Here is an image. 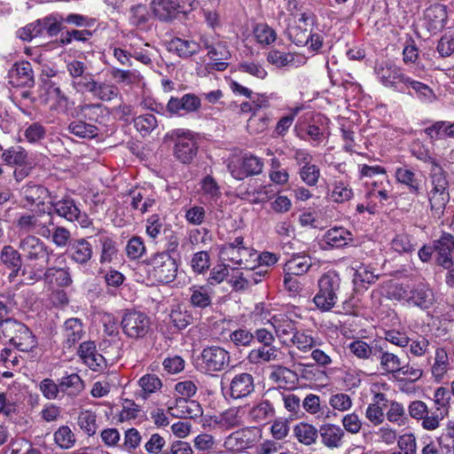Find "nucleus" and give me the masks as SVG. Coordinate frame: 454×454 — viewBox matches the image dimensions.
Listing matches in <instances>:
<instances>
[{
    "instance_id": "c756f323",
    "label": "nucleus",
    "mask_w": 454,
    "mask_h": 454,
    "mask_svg": "<svg viewBox=\"0 0 454 454\" xmlns=\"http://www.w3.org/2000/svg\"><path fill=\"white\" fill-rule=\"evenodd\" d=\"M409 303H412L422 309H427L433 304V292L423 283L413 285L409 288Z\"/></svg>"
},
{
    "instance_id": "f3484780",
    "label": "nucleus",
    "mask_w": 454,
    "mask_h": 454,
    "mask_svg": "<svg viewBox=\"0 0 454 454\" xmlns=\"http://www.w3.org/2000/svg\"><path fill=\"white\" fill-rule=\"evenodd\" d=\"M0 262L10 270L8 279L14 280L18 276H25L27 273V266L20 249L11 245H5L0 252Z\"/></svg>"
},
{
    "instance_id": "8fccbe9b",
    "label": "nucleus",
    "mask_w": 454,
    "mask_h": 454,
    "mask_svg": "<svg viewBox=\"0 0 454 454\" xmlns=\"http://www.w3.org/2000/svg\"><path fill=\"white\" fill-rule=\"evenodd\" d=\"M450 366L447 351L443 348H437L435 350L434 363L432 366V374L439 381L447 372Z\"/></svg>"
},
{
    "instance_id": "2f4dec72",
    "label": "nucleus",
    "mask_w": 454,
    "mask_h": 454,
    "mask_svg": "<svg viewBox=\"0 0 454 454\" xmlns=\"http://www.w3.org/2000/svg\"><path fill=\"white\" fill-rule=\"evenodd\" d=\"M403 85L404 86V93L416 97L421 101L431 102L435 98L433 90L427 84L416 81L408 75H406Z\"/></svg>"
},
{
    "instance_id": "79ce46f5",
    "label": "nucleus",
    "mask_w": 454,
    "mask_h": 454,
    "mask_svg": "<svg viewBox=\"0 0 454 454\" xmlns=\"http://www.w3.org/2000/svg\"><path fill=\"white\" fill-rule=\"evenodd\" d=\"M378 276L372 271L368 266L360 263L356 266L353 275V284L356 292L366 290L368 286L374 283Z\"/></svg>"
},
{
    "instance_id": "a211bd4d",
    "label": "nucleus",
    "mask_w": 454,
    "mask_h": 454,
    "mask_svg": "<svg viewBox=\"0 0 454 454\" xmlns=\"http://www.w3.org/2000/svg\"><path fill=\"white\" fill-rule=\"evenodd\" d=\"M200 107V98L193 93H186L181 98L171 97L168 101L167 110L169 117H183L197 112Z\"/></svg>"
},
{
    "instance_id": "13d9d810",
    "label": "nucleus",
    "mask_w": 454,
    "mask_h": 454,
    "mask_svg": "<svg viewBox=\"0 0 454 454\" xmlns=\"http://www.w3.org/2000/svg\"><path fill=\"white\" fill-rule=\"evenodd\" d=\"M138 384L142 388V397L146 399L150 394L156 392L162 387L160 379L155 374H145L140 378Z\"/></svg>"
},
{
    "instance_id": "de8ad7c7",
    "label": "nucleus",
    "mask_w": 454,
    "mask_h": 454,
    "mask_svg": "<svg viewBox=\"0 0 454 454\" xmlns=\"http://www.w3.org/2000/svg\"><path fill=\"white\" fill-rule=\"evenodd\" d=\"M47 129L39 121L27 123L23 130L25 140L33 145H39L45 139Z\"/></svg>"
},
{
    "instance_id": "6e6552de",
    "label": "nucleus",
    "mask_w": 454,
    "mask_h": 454,
    "mask_svg": "<svg viewBox=\"0 0 454 454\" xmlns=\"http://www.w3.org/2000/svg\"><path fill=\"white\" fill-rule=\"evenodd\" d=\"M150 10L155 19L164 23L181 20L188 13L183 0H152Z\"/></svg>"
},
{
    "instance_id": "c85d7f7f",
    "label": "nucleus",
    "mask_w": 454,
    "mask_h": 454,
    "mask_svg": "<svg viewBox=\"0 0 454 454\" xmlns=\"http://www.w3.org/2000/svg\"><path fill=\"white\" fill-rule=\"evenodd\" d=\"M376 359L380 360L381 369L387 373L396 374L400 370L401 359L391 352L386 340H380Z\"/></svg>"
},
{
    "instance_id": "6e6d98bb",
    "label": "nucleus",
    "mask_w": 454,
    "mask_h": 454,
    "mask_svg": "<svg viewBox=\"0 0 454 454\" xmlns=\"http://www.w3.org/2000/svg\"><path fill=\"white\" fill-rule=\"evenodd\" d=\"M75 436L68 426H61L54 433V442L61 449L67 450L75 443Z\"/></svg>"
},
{
    "instance_id": "4d7b16f0",
    "label": "nucleus",
    "mask_w": 454,
    "mask_h": 454,
    "mask_svg": "<svg viewBox=\"0 0 454 454\" xmlns=\"http://www.w3.org/2000/svg\"><path fill=\"white\" fill-rule=\"evenodd\" d=\"M230 341L234 347L239 348L241 347H249L254 342L252 332L246 327L238 328L229 334Z\"/></svg>"
},
{
    "instance_id": "a19ab883",
    "label": "nucleus",
    "mask_w": 454,
    "mask_h": 454,
    "mask_svg": "<svg viewBox=\"0 0 454 454\" xmlns=\"http://www.w3.org/2000/svg\"><path fill=\"white\" fill-rule=\"evenodd\" d=\"M58 381L60 392L70 396H76L84 389L83 380L77 373L63 376Z\"/></svg>"
},
{
    "instance_id": "680f3d73",
    "label": "nucleus",
    "mask_w": 454,
    "mask_h": 454,
    "mask_svg": "<svg viewBox=\"0 0 454 454\" xmlns=\"http://www.w3.org/2000/svg\"><path fill=\"white\" fill-rule=\"evenodd\" d=\"M354 196V192L348 184L343 182H335L333 189L331 193V199L333 201L337 203H344L351 200Z\"/></svg>"
},
{
    "instance_id": "412c9836",
    "label": "nucleus",
    "mask_w": 454,
    "mask_h": 454,
    "mask_svg": "<svg viewBox=\"0 0 454 454\" xmlns=\"http://www.w3.org/2000/svg\"><path fill=\"white\" fill-rule=\"evenodd\" d=\"M66 254L72 262L86 266L93 256V247L88 239H72L68 242Z\"/></svg>"
},
{
    "instance_id": "5fc2aeb1",
    "label": "nucleus",
    "mask_w": 454,
    "mask_h": 454,
    "mask_svg": "<svg viewBox=\"0 0 454 454\" xmlns=\"http://www.w3.org/2000/svg\"><path fill=\"white\" fill-rule=\"evenodd\" d=\"M274 415V408L269 400H263L250 411V416L256 423H262Z\"/></svg>"
},
{
    "instance_id": "3c124183",
    "label": "nucleus",
    "mask_w": 454,
    "mask_h": 454,
    "mask_svg": "<svg viewBox=\"0 0 454 454\" xmlns=\"http://www.w3.org/2000/svg\"><path fill=\"white\" fill-rule=\"evenodd\" d=\"M77 424L89 436L94 435L98 427L97 424V415L91 411H81L77 418Z\"/></svg>"
},
{
    "instance_id": "ddd939ff",
    "label": "nucleus",
    "mask_w": 454,
    "mask_h": 454,
    "mask_svg": "<svg viewBox=\"0 0 454 454\" xmlns=\"http://www.w3.org/2000/svg\"><path fill=\"white\" fill-rule=\"evenodd\" d=\"M397 184L404 186L410 194L419 196L426 191V180L412 167L403 164L397 167L394 175Z\"/></svg>"
},
{
    "instance_id": "338daca9",
    "label": "nucleus",
    "mask_w": 454,
    "mask_h": 454,
    "mask_svg": "<svg viewBox=\"0 0 454 454\" xmlns=\"http://www.w3.org/2000/svg\"><path fill=\"white\" fill-rule=\"evenodd\" d=\"M391 246L392 248L399 254H409L415 250V246L411 243V236L405 233L395 235L392 239Z\"/></svg>"
},
{
    "instance_id": "0eeeda50",
    "label": "nucleus",
    "mask_w": 454,
    "mask_h": 454,
    "mask_svg": "<svg viewBox=\"0 0 454 454\" xmlns=\"http://www.w3.org/2000/svg\"><path fill=\"white\" fill-rule=\"evenodd\" d=\"M19 249L24 257L27 267L35 268L39 265L44 267L51 260L52 250L39 238L34 235H27L19 242Z\"/></svg>"
},
{
    "instance_id": "0e129e2a",
    "label": "nucleus",
    "mask_w": 454,
    "mask_h": 454,
    "mask_svg": "<svg viewBox=\"0 0 454 454\" xmlns=\"http://www.w3.org/2000/svg\"><path fill=\"white\" fill-rule=\"evenodd\" d=\"M169 316L171 323L178 330L185 329L193 321V317L188 310L174 309Z\"/></svg>"
},
{
    "instance_id": "37998d69",
    "label": "nucleus",
    "mask_w": 454,
    "mask_h": 454,
    "mask_svg": "<svg viewBox=\"0 0 454 454\" xmlns=\"http://www.w3.org/2000/svg\"><path fill=\"white\" fill-rule=\"evenodd\" d=\"M251 99L255 105L256 108L254 110L253 115L248 120V126L251 127L259 121L260 123L258 129L263 130L268 126L270 118L266 115H259L256 111L260 108H265L269 106V96L266 94H255V97H253Z\"/></svg>"
},
{
    "instance_id": "e433bc0d",
    "label": "nucleus",
    "mask_w": 454,
    "mask_h": 454,
    "mask_svg": "<svg viewBox=\"0 0 454 454\" xmlns=\"http://www.w3.org/2000/svg\"><path fill=\"white\" fill-rule=\"evenodd\" d=\"M380 346V340H374L371 343H367L362 340H355L348 345L350 352L360 359L373 360L377 355V349Z\"/></svg>"
},
{
    "instance_id": "39448f33",
    "label": "nucleus",
    "mask_w": 454,
    "mask_h": 454,
    "mask_svg": "<svg viewBox=\"0 0 454 454\" xmlns=\"http://www.w3.org/2000/svg\"><path fill=\"white\" fill-rule=\"evenodd\" d=\"M230 362L229 351L220 346L212 345L202 349L195 360V367L206 375H214L226 370Z\"/></svg>"
},
{
    "instance_id": "a18cd8bd",
    "label": "nucleus",
    "mask_w": 454,
    "mask_h": 454,
    "mask_svg": "<svg viewBox=\"0 0 454 454\" xmlns=\"http://www.w3.org/2000/svg\"><path fill=\"white\" fill-rule=\"evenodd\" d=\"M294 434L301 443L310 445L316 442L318 437V429L309 423L301 422L294 427Z\"/></svg>"
},
{
    "instance_id": "aec40b11",
    "label": "nucleus",
    "mask_w": 454,
    "mask_h": 454,
    "mask_svg": "<svg viewBox=\"0 0 454 454\" xmlns=\"http://www.w3.org/2000/svg\"><path fill=\"white\" fill-rule=\"evenodd\" d=\"M437 254L435 262L443 269H450L454 265L452 254H454V235L442 231L439 239L433 241Z\"/></svg>"
},
{
    "instance_id": "4468645a",
    "label": "nucleus",
    "mask_w": 454,
    "mask_h": 454,
    "mask_svg": "<svg viewBox=\"0 0 454 454\" xmlns=\"http://www.w3.org/2000/svg\"><path fill=\"white\" fill-rule=\"evenodd\" d=\"M29 278L35 281L44 280L49 283H55L59 287H68L73 284L70 268L68 267H44L37 268L29 271Z\"/></svg>"
},
{
    "instance_id": "72a5a7b5",
    "label": "nucleus",
    "mask_w": 454,
    "mask_h": 454,
    "mask_svg": "<svg viewBox=\"0 0 454 454\" xmlns=\"http://www.w3.org/2000/svg\"><path fill=\"white\" fill-rule=\"evenodd\" d=\"M311 259L304 253L293 254L283 266V270L289 274L302 276L311 267Z\"/></svg>"
},
{
    "instance_id": "7ed1b4c3",
    "label": "nucleus",
    "mask_w": 454,
    "mask_h": 454,
    "mask_svg": "<svg viewBox=\"0 0 454 454\" xmlns=\"http://www.w3.org/2000/svg\"><path fill=\"white\" fill-rule=\"evenodd\" d=\"M8 339L9 343L22 352H30L37 347V339L22 322L7 317L0 323V338Z\"/></svg>"
},
{
    "instance_id": "dca6fc26",
    "label": "nucleus",
    "mask_w": 454,
    "mask_h": 454,
    "mask_svg": "<svg viewBox=\"0 0 454 454\" xmlns=\"http://www.w3.org/2000/svg\"><path fill=\"white\" fill-rule=\"evenodd\" d=\"M448 6L434 3L427 6L423 12V26L431 34L441 32L448 23Z\"/></svg>"
},
{
    "instance_id": "49530a36",
    "label": "nucleus",
    "mask_w": 454,
    "mask_h": 454,
    "mask_svg": "<svg viewBox=\"0 0 454 454\" xmlns=\"http://www.w3.org/2000/svg\"><path fill=\"white\" fill-rule=\"evenodd\" d=\"M2 159L9 166H20L28 163V153L20 145L12 146L4 150Z\"/></svg>"
},
{
    "instance_id": "9d476101",
    "label": "nucleus",
    "mask_w": 454,
    "mask_h": 454,
    "mask_svg": "<svg viewBox=\"0 0 454 454\" xmlns=\"http://www.w3.org/2000/svg\"><path fill=\"white\" fill-rule=\"evenodd\" d=\"M374 74L377 80L384 87L391 89L394 91L404 93V86L403 83L406 74L403 73L401 67L393 62L387 60L376 63Z\"/></svg>"
},
{
    "instance_id": "c03bdc74",
    "label": "nucleus",
    "mask_w": 454,
    "mask_h": 454,
    "mask_svg": "<svg viewBox=\"0 0 454 454\" xmlns=\"http://www.w3.org/2000/svg\"><path fill=\"white\" fill-rule=\"evenodd\" d=\"M276 358L277 348L265 346H260L251 349L247 356V362L252 364H262L275 360Z\"/></svg>"
},
{
    "instance_id": "423d86ee",
    "label": "nucleus",
    "mask_w": 454,
    "mask_h": 454,
    "mask_svg": "<svg viewBox=\"0 0 454 454\" xmlns=\"http://www.w3.org/2000/svg\"><path fill=\"white\" fill-rule=\"evenodd\" d=\"M318 292L313 301L322 311H329L337 302V292L340 290V277L336 270H328L317 281Z\"/></svg>"
},
{
    "instance_id": "4be33fe9",
    "label": "nucleus",
    "mask_w": 454,
    "mask_h": 454,
    "mask_svg": "<svg viewBox=\"0 0 454 454\" xmlns=\"http://www.w3.org/2000/svg\"><path fill=\"white\" fill-rule=\"evenodd\" d=\"M8 79L12 87L32 88L35 78L31 63L25 60L15 62L8 72Z\"/></svg>"
},
{
    "instance_id": "864d4df0",
    "label": "nucleus",
    "mask_w": 454,
    "mask_h": 454,
    "mask_svg": "<svg viewBox=\"0 0 454 454\" xmlns=\"http://www.w3.org/2000/svg\"><path fill=\"white\" fill-rule=\"evenodd\" d=\"M136 129L143 136L149 135L158 125L156 117L152 114H145L133 118Z\"/></svg>"
},
{
    "instance_id": "603ef678",
    "label": "nucleus",
    "mask_w": 454,
    "mask_h": 454,
    "mask_svg": "<svg viewBox=\"0 0 454 454\" xmlns=\"http://www.w3.org/2000/svg\"><path fill=\"white\" fill-rule=\"evenodd\" d=\"M450 121H437L424 129L432 140H445L450 138Z\"/></svg>"
},
{
    "instance_id": "cd10ccee",
    "label": "nucleus",
    "mask_w": 454,
    "mask_h": 454,
    "mask_svg": "<svg viewBox=\"0 0 454 454\" xmlns=\"http://www.w3.org/2000/svg\"><path fill=\"white\" fill-rule=\"evenodd\" d=\"M84 333L83 323L80 318L71 317L67 319L63 325V347L71 348L82 340Z\"/></svg>"
},
{
    "instance_id": "774afa93",
    "label": "nucleus",
    "mask_w": 454,
    "mask_h": 454,
    "mask_svg": "<svg viewBox=\"0 0 454 454\" xmlns=\"http://www.w3.org/2000/svg\"><path fill=\"white\" fill-rule=\"evenodd\" d=\"M299 175L307 185L315 186L320 176V169L315 164L302 166L300 168Z\"/></svg>"
},
{
    "instance_id": "e2e57ef3",
    "label": "nucleus",
    "mask_w": 454,
    "mask_h": 454,
    "mask_svg": "<svg viewBox=\"0 0 454 454\" xmlns=\"http://www.w3.org/2000/svg\"><path fill=\"white\" fill-rule=\"evenodd\" d=\"M436 51L440 57H450L454 53V30L446 32L438 41Z\"/></svg>"
},
{
    "instance_id": "393cba45",
    "label": "nucleus",
    "mask_w": 454,
    "mask_h": 454,
    "mask_svg": "<svg viewBox=\"0 0 454 454\" xmlns=\"http://www.w3.org/2000/svg\"><path fill=\"white\" fill-rule=\"evenodd\" d=\"M44 213H46L44 210H39L36 213H19L13 221V227L20 234L37 232L39 230L46 227L45 224L41 223L39 220V216Z\"/></svg>"
},
{
    "instance_id": "bb28decb",
    "label": "nucleus",
    "mask_w": 454,
    "mask_h": 454,
    "mask_svg": "<svg viewBox=\"0 0 454 454\" xmlns=\"http://www.w3.org/2000/svg\"><path fill=\"white\" fill-rule=\"evenodd\" d=\"M266 59L268 63L278 68L297 67L305 63L304 59L298 54L281 51L278 49H271L267 53Z\"/></svg>"
},
{
    "instance_id": "ea45409f",
    "label": "nucleus",
    "mask_w": 454,
    "mask_h": 454,
    "mask_svg": "<svg viewBox=\"0 0 454 454\" xmlns=\"http://www.w3.org/2000/svg\"><path fill=\"white\" fill-rule=\"evenodd\" d=\"M190 293V303L193 308L204 309L211 307L213 295L207 286H192Z\"/></svg>"
},
{
    "instance_id": "20e7f679",
    "label": "nucleus",
    "mask_w": 454,
    "mask_h": 454,
    "mask_svg": "<svg viewBox=\"0 0 454 454\" xmlns=\"http://www.w3.org/2000/svg\"><path fill=\"white\" fill-rule=\"evenodd\" d=\"M65 27L63 26V14L52 12L43 18L38 19L17 30V37L24 42H30L35 37L58 35Z\"/></svg>"
},
{
    "instance_id": "5701e85b",
    "label": "nucleus",
    "mask_w": 454,
    "mask_h": 454,
    "mask_svg": "<svg viewBox=\"0 0 454 454\" xmlns=\"http://www.w3.org/2000/svg\"><path fill=\"white\" fill-rule=\"evenodd\" d=\"M54 192L50 191L43 184L33 181L27 182L20 189V195L23 200L28 206H37L38 207L45 204L44 200L48 198L51 200Z\"/></svg>"
},
{
    "instance_id": "1a4fd4ad",
    "label": "nucleus",
    "mask_w": 454,
    "mask_h": 454,
    "mask_svg": "<svg viewBox=\"0 0 454 454\" xmlns=\"http://www.w3.org/2000/svg\"><path fill=\"white\" fill-rule=\"evenodd\" d=\"M121 325L127 337L141 339L148 333L151 327V319L143 311L126 309L121 317Z\"/></svg>"
},
{
    "instance_id": "473e14b6",
    "label": "nucleus",
    "mask_w": 454,
    "mask_h": 454,
    "mask_svg": "<svg viewBox=\"0 0 454 454\" xmlns=\"http://www.w3.org/2000/svg\"><path fill=\"white\" fill-rule=\"evenodd\" d=\"M270 380L276 382L280 388H294L299 381V376L287 367L275 365L270 374Z\"/></svg>"
},
{
    "instance_id": "c9c22d12",
    "label": "nucleus",
    "mask_w": 454,
    "mask_h": 454,
    "mask_svg": "<svg viewBox=\"0 0 454 454\" xmlns=\"http://www.w3.org/2000/svg\"><path fill=\"white\" fill-rule=\"evenodd\" d=\"M67 130L70 134L82 139L95 138L99 132V129L97 125L88 123L79 117L68 124Z\"/></svg>"
},
{
    "instance_id": "f8f14e48",
    "label": "nucleus",
    "mask_w": 454,
    "mask_h": 454,
    "mask_svg": "<svg viewBox=\"0 0 454 454\" xmlns=\"http://www.w3.org/2000/svg\"><path fill=\"white\" fill-rule=\"evenodd\" d=\"M154 278L162 284L173 282L177 274L178 264L168 253L155 254L149 261Z\"/></svg>"
},
{
    "instance_id": "69168bd1",
    "label": "nucleus",
    "mask_w": 454,
    "mask_h": 454,
    "mask_svg": "<svg viewBox=\"0 0 454 454\" xmlns=\"http://www.w3.org/2000/svg\"><path fill=\"white\" fill-rule=\"evenodd\" d=\"M254 33L257 42L261 44H271L276 41L277 38L275 30L269 27L267 24H258L255 27Z\"/></svg>"
},
{
    "instance_id": "f257e3e1",
    "label": "nucleus",
    "mask_w": 454,
    "mask_h": 454,
    "mask_svg": "<svg viewBox=\"0 0 454 454\" xmlns=\"http://www.w3.org/2000/svg\"><path fill=\"white\" fill-rule=\"evenodd\" d=\"M450 175L438 161L432 160L429 168V188L426 189L432 215L441 219L445 212L446 206L450 202Z\"/></svg>"
},
{
    "instance_id": "f704fd0d",
    "label": "nucleus",
    "mask_w": 454,
    "mask_h": 454,
    "mask_svg": "<svg viewBox=\"0 0 454 454\" xmlns=\"http://www.w3.org/2000/svg\"><path fill=\"white\" fill-rule=\"evenodd\" d=\"M201 49L200 43L195 41L175 37L169 42V51H174L182 59H189Z\"/></svg>"
},
{
    "instance_id": "58836bf2",
    "label": "nucleus",
    "mask_w": 454,
    "mask_h": 454,
    "mask_svg": "<svg viewBox=\"0 0 454 454\" xmlns=\"http://www.w3.org/2000/svg\"><path fill=\"white\" fill-rule=\"evenodd\" d=\"M77 117L97 125L102 123L104 119V108L103 105L99 103L95 104H84L77 106Z\"/></svg>"
},
{
    "instance_id": "09e8293b",
    "label": "nucleus",
    "mask_w": 454,
    "mask_h": 454,
    "mask_svg": "<svg viewBox=\"0 0 454 454\" xmlns=\"http://www.w3.org/2000/svg\"><path fill=\"white\" fill-rule=\"evenodd\" d=\"M451 399V392L444 387H439L434 391V401L436 411L440 412V417L448 416Z\"/></svg>"
},
{
    "instance_id": "f03ea898",
    "label": "nucleus",
    "mask_w": 454,
    "mask_h": 454,
    "mask_svg": "<svg viewBox=\"0 0 454 454\" xmlns=\"http://www.w3.org/2000/svg\"><path fill=\"white\" fill-rule=\"evenodd\" d=\"M165 143L173 145V156L182 164H191L198 154L197 134L188 129H175L164 137Z\"/></svg>"
},
{
    "instance_id": "4c0bfd02",
    "label": "nucleus",
    "mask_w": 454,
    "mask_h": 454,
    "mask_svg": "<svg viewBox=\"0 0 454 454\" xmlns=\"http://www.w3.org/2000/svg\"><path fill=\"white\" fill-rule=\"evenodd\" d=\"M98 242L101 247L99 262L101 264L111 262L117 256L118 248L116 241L106 231L98 233Z\"/></svg>"
},
{
    "instance_id": "6ab92c4d",
    "label": "nucleus",
    "mask_w": 454,
    "mask_h": 454,
    "mask_svg": "<svg viewBox=\"0 0 454 454\" xmlns=\"http://www.w3.org/2000/svg\"><path fill=\"white\" fill-rule=\"evenodd\" d=\"M49 205L50 207L46 212L49 215L56 214L69 222L78 214L76 211L79 207L75 200L67 193L60 195L57 192H54L53 195L51 196Z\"/></svg>"
},
{
    "instance_id": "bf43d9fd",
    "label": "nucleus",
    "mask_w": 454,
    "mask_h": 454,
    "mask_svg": "<svg viewBox=\"0 0 454 454\" xmlns=\"http://www.w3.org/2000/svg\"><path fill=\"white\" fill-rule=\"evenodd\" d=\"M190 265L196 274L205 273L210 267L209 253L207 251H199L193 254Z\"/></svg>"
},
{
    "instance_id": "052dcab7",
    "label": "nucleus",
    "mask_w": 454,
    "mask_h": 454,
    "mask_svg": "<svg viewBox=\"0 0 454 454\" xmlns=\"http://www.w3.org/2000/svg\"><path fill=\"white\" fill-rule=\"evenodd\" d=\"M142 441V436L139 431L131 427L124 432L123 442L121 443L120 449L128 452H132L139 447Z\"/></svg>"
},
{
    "instance_id": "a878e982",
    "label": "nucleus",
    "mask_w": 454,
    "mask_h": 454,
    "mask_svg": "<svg viewBox=\"0 0 454 454\" xmlns=\"http://www.w3.org/2000/svg\"><path fill=\"white\" fill-rule=\"evenodd\" d=\"M318 435L321 442L329 449H338L343 443L344 430L334 424L325 423L319 427Z\"/></svg>"
},
{
    "instance_id": "2eb2a0df",
    "label": "nucleus",
    "mask_w": 454,
    "mask_h": 454,
    "mask_svg": "<svg viewBox=\"0 0 454 454\" xmlns=\"http://www.w3.org/2000/svg\"><path fill=\"white\" fill-rule=\"evenodd\" d=\"M262 168L263 160L252 153H245L239 161L228 165L232 177L239 181L261 174Z\"/></svg>"
},
{
    "instance_id": "b1692460",
    "label": "nucleus",
    "mask_w": 454,
    "mask_h": 454,
    "mask_svg": "<svg viewBox=\"0 0 454 454\" xmlns=\"http://www.w3.org/2000/svg\"><path fill=\"white\" fill-rule=\"evenodd\" d=\"M323 242L325 244L324 249L343 248L352 245L354 234L346 228L333 227L325 231Z\"/></svg>"
},
{
    "instance_id": "9b49d317",
    "label": "nucleus",
    "mask_w": 454,
    "mask_h": 454,
    "mask_svg": "<svg viewBox=\"0 0 454 454\" xmlns=\"http://www.w3.org/2000/svg\"><path fill=\"white\" fill-rule=\"evenodd\" d=\"M254 388V379L253 375L248 372L236 374L226 386H224L223 380L221 381L222 393L227 400L244 399L253 394Z\"/></svg>"
},
{
    "instance_id": "7c9ffc66",
    "label": "nucleus",
    "mask_w": 454,
    "mask_h": 454,
    "mask_svg": "<svg viewBox=\"0 0 454 454\" xmlns=\"http://www.w3.org/2000/svg\"><path fill=\"white\" fill-rule=\"evenodd\" d=\"M171 414L176 418L197 419L202 415V408L199 402L189 401L188 398H177L174 407H169Z\"/></svg>"
}]
</instances>
